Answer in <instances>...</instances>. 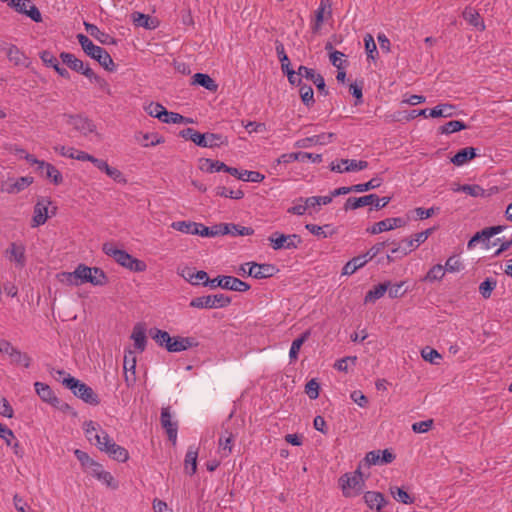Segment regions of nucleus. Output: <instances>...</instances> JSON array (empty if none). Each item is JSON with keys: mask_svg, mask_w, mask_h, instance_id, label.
<instances>
[{"mask_svg": "<svg viewBox=\"0 0 512 512\" xmlns=\"http://www.w3.org/2000/svg\"><path fill=\"white\" fill-rule=\"evenodd\" d=\"M34 182L31 176H22L19 178H9L1 185V191L7 194H18L28 188Z\"/></svg>", "mask_w": 512, "mask_h": 512, "instance_id": "16", "label": "nucleus"}, {"mask_svg": "<svg viewBox=\"0 0 512 512\" xmlns=\"http://www.w3.org/2000/svg\"><path fill=\"white\" fill-rule=\"evenodd\" d=\"M421 356L422 358L430 362L432 364H439V360L442 359V356L439 354V352L433 348L425 347L421 350Z\"/></svg>", "mask_w": 512, "mask_h": 512, "instance_id": "64", "label": "nucleus"}, {"mask_svg": "<svg viewBox=\"0 0 512 512\" xmlns=\"http://www.w3.org/2000/svg\"><path fill=\"white\" fill-rule=\"evenodd\" d=\"M368 262L367 256L359 255L349 260L342 269V275H352Z\"/></svg>", "mask_w": 512, "mask_h": 512, "instance_id": "41", "label": "nucleus"}, {"mask_svg": "<svg viewBox=\"0 0 512 512\" xmlns=\"http://www.w3.org/2000/svg\"><path fill=\"white\" fill-rule=\"evenodd\" d=\"M35 391L37 395L44 401L54 407H59V399L56 397L49 385L43 382L34 383Z\"/></svg>", "mask_w": 512, "mask_h": 512, "instance_id": "29", "label": "nucleus"}, {"mask_svg": "<svg viewBox=\"0 0 512 512\" xmlns=\"http://www.w3.org/2000/svg\"><path fill=\"white\" fill-rule=\"evenodd\" d=\"M432 233V229H426L425 231L419 232L411 236L410 238L404 239L403 244V256L415 250L420 244L424 243L430 234Z\"/></svg>", "mask_w": 512, "mask_h": 512, "instance_id": "28", "label": "nucleus"}, {"mask_svg": "<svg viewBox=\"0 0 512 512\" xmlns=\"http://www.w3.org/2000/svg\"><path fill=\"white\" fill-rule=\"evenodd\" d=\"M223 235H231V236H250L254 233L253 228L241 226L234 223H224L222 224Z\"/></svg>", "mask_w": 512, "mask_h": 512, "instance_id": "36", "label": "nucleus"}, {"mask_svg": "<svg viewBox=\"0 0 512 512\" xmlns=\"http://www.w3.org/2000/svg\"><path fill=\"white\" fill-rule=\"evenodd\" d=\"M178 274L194 286L200 284L204 285V282L208 280V274L205 271H196L194 268L188 266L180 268Z\"/></svg>", "mask_w": 512, "mask_h": 512, "instance_id": "23", "label": "nucleus"}, {"mask_svg": "<svg viewBox=\"0 0 512 512\" xmlns=\"http://www.w3.org/2000/svg\"><path fill=\"white\" fill-rule=\"evenodd\" d=\"M90 475L97 478L99 481L106 484L108 487L116 488L114 478L110 472L103 470L102 465L95 462L92 467L87 471Z\"/></svg>", "mask_w": 512, "mask_h": 512, "instance_id": "31", "label": "nucleus"}, {"mask_svg": "<svg viewBox=\"0 0 512 512\" xmlns=\"http://www.w3.org/2000/svg\"><path fill=\"white\" fill-rule=\"evenodd\" d=\"M365 503L371 508H375L376 512H380V510L385 506L386 501L382 493L368 491L364 494Z\"/></svg>", "mask_w": 512, "mask_h": 512, "instance_id": "37", "label": "nucleus"}, {"mask_svg": "<svg viewBox=\"0 0 512 512\" xmlns=\"http://www.w3.org/2000/svg\"><path fill=\"white\" fill-rule=\"evenodd\" d=\"M102 250L106 255L112 257L118 264L131 271L143 272L147 268L144 261L134 258L124 250L118 249L111 242L104 243Z\"/></svg>", "mask_w": 512, "mask_h": 512, "instance_id": "3", "label": "nucleus"}, {"mask_svg": "<svg viewBox=\"0 0 512 512\" xmlns=\"http://www.w3.org/2000/svg\"><path fill=\"white\" fill-rule=\"evenodd\" d=\"M298 75L312 81L320 93L327 94L325 80L315 70L301 65L298 68Z\"/></svg>", "mask_w": 512, "mask_h": 512, "instance_id": "27", "label": "nucleus"}, {"mask_svg": "<svg viewBox=\"0 0 512 512\" xmlns=\"http://www.w3.org/2000/svg\"><path fill=\"white\" fill-rule=\"evenodd\" d=\"M405 225V220L400 217H394V218H386L384 220H381L375 224H373L371 227L367 228V232L376 235L382 232L390 231L395 228H399Z\"/></svg>", "mask_w": 512, "mask_h": 512, "instance_id": "20", "label": "nucleus"}, {"mask_svg": "<svg viewBox=\"0 0 512 512\" xmlns=\"http://www.w3.org/2000/svg\"><path fill=\"white\" fill-rule=\"evenodd\" d=\"M466 128H467V126L463 121L452 120V121H449V122L445 123L444 125H442L439 128V132L441 134H452V133L464 130Z\"/></svg>", "mask_w": 512, "mask_h": 512, "instance_id": "55", "label": "nucleus"}, {"mask_svg": "<svg viewBox=\"0 0 512 512\" xmlns=\"http://www.w3.org/2000/svg\"><path fill=\"white\" fill-rule=\"evenodd\" d=\"M131 339L133 340L134 346L138 352L142 353L145 350L147 344L146 329L144 324L138 323L133 327Z\"/></svg>", "mask_w": 512, "mask_h": 512, "instance_id": "32", "label": "nucleus"}, {"mask_svg": "<svg viewBox=\"0 0 512 512\" xmlns=\"http://www.w3.org/2000/svg\"><path fill=\"white\" fill-rule=\"evenodd\" d=\"M231 303V299L224 294L207 295L193 298L189 306L197 309L224 308Z\"/></svg>", "mask_w": 512, "mask_h": 512, "instance_id": "9", "label": "nucleus"}, {"mask_svg": "<svg viewBox=\"0 0 512 512\" xmlns=\"http://www.w3.org/2000/svg\"><path fill=\"white\" fill-rule=\"evenodd\" d=\"M463 192L472 197L487 198V197H490L491 195L497 193L498 188L492 187L491 189H489L487 191V190L483 189L480 185H477V184H473V185L465 184V187L463 188Z\"/></svg>", "mask_w": 512, "mask_h": 512, "instance_id": "38", "label": "nucleus"}, {"mask_svg": "<svg viewBox=\"0 0 512 512\" xmlns=\"http://www.w3.org/2000/svg\"><path fill=\"white\" fill-rule=\"evenodd\" d=\"M132 20L137 27H144L147 29L155 28V26L152 25V21L149 15L140 12H134L132 13Z\"/></svg>", "mask_w": 512, "mask_h": 512, "instance_id": "60", "label": "nucleus"}, {"mask_svg": "<svg viewBox=\"0 0 512 512\" xmlns=\"http://www.w3.org/2000/svg\"><path fill=\"white\" fill-rule=\"evenodd\" d=\"M192 79V84L202 86L211 92H215L218 88L216 82L208 74L196 73Z\"/></svg>", "mask_w": 512, "mask_h": 512, "instance_id": "43", "label": "nucleus"}, {"mask_svg": "<svg viewBox=\"0 0 512 512\" xmlns=\"http://www.w3.org/2000/svg\"><path fill=\"white\" fill-rule=\"evenodd\" d=\"M180 136L186 140H190L196 145L204 148H216L228 145V138L222 134L216 133H200L193 128H186L180 132Z\"/></svg>", "mask_w": 512, "mask_h": 512, "instance_id": "2", "label": "nucleus"}, {"mask_svg": "<svg viewBox=\"0 0 512 512\" xmlns=\"http://www.w3.org/2000/svg\"><path fill=\"white\" fill-rule=\"evenodd\" d=\"M80 284L90 283L94 286H103L107 282V277L103 270L97 267H88L84 264H79L76 267Z\"/></svg>", "mask_w": 512, "mask_h": 512, "instance_id": "8", "label": "nucleus"}, {"mask_svg": "<svg viewBox=\"0 0 512 512\" xmlns=\"http://www.w3.org/2000/svg\"><path fill=\"white\" fill-rule=\"evenodd\" d=\"M476 156V149L473 147H466L458 151L451 159V162L456 166H462L467 161Z\"/></svg>", "mask_w": 512, "mask_h": 512, "instance_id": "42", "label": "nucleus"}, {"mask_svg": "<svg viewBox=\"0 0 512 512\" xmlns=\"http://www.w3.org/2000/svg\"><path fill=\"white\" fill-rule=\"evenodd\" d=\"M86 31L97 41L104 45L115 44V39L108 33L101 31L96 25L84 23Z\"/></svg>", "mask_w": 512, "mask_h": 512, "instance_id": "33", "label": "nucleus"}, {"mask_svg": "<svg viewBox=\"0 0 512 512\" xmlns=\"http://www.w3.org/2000/svg\"><path fill=\"white\" fill-rule=\"evenodd\" d=\"M234 436L232 433L225 431L218 441V453L221 458H226L232 453Z\"/></svg>", "mask_w": 512, "mask_h": 512, "instance_id": "35", "label": "nucleus"}, {"mask_svg": "<svg viewBox=\"0 0 512 512\" xmlns=\"http://www.w3.org/2000/svg\"><path fill=\"white\" fill-rule=\"evenodd\" d=\"M17 12L25 14L35 22H41L42 16L39 9L31 0H11L9 3Z\"/></svg>", "mask_w": 512, "mask_h": 512, "instance_id": "18", "label": "nucleus"}, {"mask_svg": "<svg viewBox=\"0 0 512 512\" xmlns=\"http://www.w3.org/2000/svg\"><path fill=\"white\" fill-rule=\"evenodd\" d=\"M364 46L368 58L374 60L378 54L375 40L371 34L364 36Z\"/></svg>", "mask_w": 512, "mask_h": 512, "instance_id": "63", "label": "nucleus"}, {"mask_svg": "<svg viewBox=\"0 0 512 512\" xmlns=\"http://www.w3.org/2000/svg\"><path fill=\"white\" fill-rule=\"evenodd\" d=\"M305 228L313 235L317 237L327 238L335 233L334 229L327 232L325 229L331 228L330 225L318 226L316 224H306Z\"/></svg>", "mask_w": 512, "mask_h": 512, "instance_id": "57", "label": "nucleus"}, {"mask_svg": "<svg viewBox=\"0 0 512 512\" xmlns=\"http://www.w3.org/2000/svg\"><path fill=\"white\" fill-rule=\"evenodd\" d=\"M200 223L193 221H175L171 223V228L176 231L190 234V235H198Z\"/></svg>", "mask_w": 512, "mask_h": 512, "instance_id": "40", "label": "nucleus"}, {"mask_svg": "<svg viewBox=\"0 0 512 512\" xmlns=\"http://www.w3.org/2000/svg\"><path fill=\"white\" fill-rule=\"evenodd\" d=\"M136 139L143 147H153L164 142L163 137L156 133H140Z\"/></svg>", "mask_w": 512, "mask_h": 512, "instance_id": "45", "label": "nucleus"}, {"mask_svg": "<svg viewBox=\"0 0 512 512\" xmlns=\"http://www.w3.org/2000/svg\"><path fill=\"white\" fill-rule=\"evenodd\" d=\"M339 484L345 497L351 498L360 495L365 486V480L360 468L353 473H346L341 476Z\"/></svg>", "mask_w": 512, "mask_h": 512, "instance_id": "5", "label": "nucleus"}, {"mask_svg": "<svg viewBox=\"0 0 512 512\" xmlns=\"http://www.w3.org/2000/svg\"><path fill=\"white\" fill-rule=\"evenodd\" d=\"M310 335L309 331L304 332L300 337L296 338L290 347L289 358L291 361H295L298 358V353L304 344V342L308 339Z\"/></svg>", "mask_w": 512, "mask_h": 512, "instance_id": "52", "label": "nucleus"}, {"mask_svg": "<svg viewBox=\"0 0 512 512\" xmlns=\"http://www.w3.org/2000/svg\"><path fill=\"white\" fill-rule=\"evenodd\" d=\"M41 165L45 166L43 177L49 179L53 184L59 185L63 182V176L61 172L51 163H41Z\"/></svg>", "mask_w": 512, "mask_h": 512, "instance_id": "47", "label": "nucleus"}, {"mask_svg": "<svg viewBox=\"0 0 512 512\" xmlns=\"http://www.w3.org/2000/svg\"><path fill=\"white\" fill-rule=\"evenodd\" d=\"M300 96L302 102L307 106L310 107L314 104V92L311 86L302 84L300 86Z\"/></svg>", "mask_w": 512, "mask_h": 512, "instance_id": "61", "label": "nucleus"}, {"mask_svg": "<svg viewBox=\"0 0 512 512\" xmlns=\"http://www.w3.org/2000/svg\"><path fill=\"white\" fill-rule=\"evenodd\" d=\"M200 169L209 173L220 172L224 171L225 163L205 158L200 161Z\"/></svg>", "mask_w": 512, "mask_h": 512, "instance_id": "50", "label": "nucleus"}, {"mask_svg": "<svg viewBox=\"0 0 512 512\" xmlns=\"http://www.w3.org/2000/svg\"><path fill=\"white\" fill-rule=\"evenodd\" d=\"M136 355L131 349L125 350L123 360L124 380L128 387H131L136 382Z\"/></svg>", "mask_w": 512, "mask_h": 512, "instance_id": "17", "label": "nucleus"}, {"mask_svg": "<svg viewBox=\"0 0 512 512\" xmlns=\"http://www.w3.org/2000/svg\"><path fill=\"white\" fill-rule=\"evenodd\" d=\"M395 455L389 450H373L366 454L365 461L368 465H383L393 462Z\"/></svg>", "mask_w": 512, "mask_h": 512, "instance_id": "22", "label": "nucleus"}, {"mask_svg": "<svg viewBox=\"0 0 512 512\" xmlns=\"http://www.w3.org/2000/svg\"><path fill=\"white\" fill-rule=\"evenodd\" d=\"M276 271V267L272 264H257L252 262V265L249 266L247 275L255 279H264L272 277Z\"/></svg>", "mask_w": 512, "mask_h": 512, "instance_id": "26", "label": "nucleus"}, {"mask_svg": "<svg viewBox=\"0 0 512 512\" xmlns=\"http://www.w3.org/2000/svg\"><path fill=\"white\" fill-rule=\"evenodd\" d=\"M57 280L68 286H80V281L78 277L77 270L75 269L73 272H60L56 275Z\"/></svg>", "mask_w": 512, "mask_h": 512, "instance_id": "51", "label": "nucleus"}, {"mask_svg": "<svg viewBox=\"0 0 512 512\" xmlns=\"http://www.w3.org/2000/svg\"><path fill=\"white\" fill-rule=\"evenodd\" d=\"M289 214L302 216L307 212L306 204L303 197H299L293 201V205L287 209Z\"/></svg>", "mask_w": 512, "mask_h": 512, "instance_id": "62", "label": "nucleus"}, {"mask_svg": "<svg viewBox=\"0 0 512 512\" xmlns=\"http://www.w3.org/2000/svg\"><path fill=\"white\" fill-rule=\"evenodd\" d=\"M53 376L69 389L76 397L90 405H98L100 400L91 387L64 370H55Z\"/></svg>", "mask_w": 512, "mask_h": 512, "instance_id": "1", "label": "nucleus"}, {"mask_svg": "<svg viewBox=\"0 0 512 512\" xmlns=\"http://www.w3.org/2000/svg\"><path fill=\"white\" fill-rule=\"evenodd\" d=\"M144 110L148 115L157 118L160 121L162 120L163 115H166V108L160 103L151 102L144 107Z\"/></svg>", "mask_w": 512, "mask_h": 512, "instance_id": "58", "label": "nucleus"}, {"mask_svg": "<svg viewBox=\"0 0 512 512\" xmlns=\"http://www.w3.org/2000/svg\"><path fill=\"white\" fill-rule=\"evenodd\" d=\"M274 250L296 249L301 243V237L297 234L285 235L279 232L273 233L268 238Z\"/></svg>", "mask_w": 512, "mask_h": 512, "instance_id": "12", "label": "nucleus"}, {"mask_svg": "<svg viewBox=\"0 0 512 512\" xmlns=\"http://www.w3.org/2000/svg\"><path fill=\"white\" fill-rule=\"evenodd\" d=\"M102 437L105 439L106 436L102 435ZM103 444L104 446L100 451L105 452L112 459L118 462H126L129 459V453L127 449L116 444L113 439L106 438V442H103Z\"/></svg>", "mask_w": 512, "mask_h": 512, "instance_id": "19", "label": "nucleus"}, {"mask_svg": "<svg viewBox=\"0 0 512 512\" xmlns=\"http://www.w3.org/2000/svg\"><path fill=\"white\" fill-rule=\"evenodd\" d=\"M52 202L48 197H40L33 208V216L31 219V227L36 228L44 225L49 218V207Z\"/></svg>", "mask_w": 512, "mask_h": 512, "instance_id": "13", "label": "nucleus"}, {"mask_svg": "<svg viewBox=\"0 0 512 512\" xmlns=\"http://www.w3.org/2000/svg\"><path fill=\"white\" fill-rule=\"evenodd\" d=\"M198 343L192 337H171L170 343H168L166 350L169 352H181L189 348L196 347Z\"/></svg>", "mask_w": 512, "mask_h": 512, "instance_id": "25", "label": "nucleus"}, {"mask_svg": "<svg viewBox=\"0 0 512 512\" xmlns=\"http://www.w3.org/2000/svg\"><path fill=\"white\" fill-rule=\"evenodd\" d=\"M390 197L379 198L376 194H369L362 197H350L344 205L345 210H355L364 206H374L376 210L384 208L389 202Z\"/></svg>", "mask_w": 512, "mask_h": 512, "instance_id": "7", "label": "nucleus"}, {"mask_svg": "<svg viewBox=\"0 0 512 512\" xmlns=\"http://www.w3.org/2000/svg\"><path fill=\"white\" fill-rule=\"evenodd\" d=\"M160 421L162 427L165 429L168 435L169 440L175 444L177 440L178 424L176 421H173L170 409L168 407L162 408Z\"/></svg>", "mask_w": 512, "mask_h": 512, "instance_id": "21", "label": "nucleus"}, {"mask_svg": "<svg viewBox=\"0 0 512 512\" xmlns=\"http://www.w3.org/2000/svg\"><path fill=\"white\" fill-rule=\"evenodd\" d=\"M217 196L239 200L244 197V192L241 189L233 190L226 188L225 186H218L215 189Z\"/></svg>", "mask_w": 512, "mask_h": 512, "instance_id": "54", "label": "nucleus"}, {"mask_svg": "<svg viewBox=\"0 0 512 512\" xmlns=\"http://www.w3.org/2000/svg\"><path fill=\"white\" fill-rule=\"evenodd\" d=\"M151 338L161 347L166 349L168 343H170V334L167 331L154 328L150 330Z\"/></svg>", "mask_w": 512, "mask_h": 512, "instance_id": "53", "label": "nucleus"}, {"mask_svg": "<svg viewBox=\"0 0 512 512\" xmlns=\"http://www.w3.org/2000/svg\"><path fill=\"white\" fill-rule=\"evenodd\" d=\"M217 285L222 289L245 292L250 289V285L233 276H221L217 281Z\"/></svg>", "mask_w": 512, "mask_h": 512, "instance_id": "24", "label": "nucleus"}, {"mask_svg": "<svg viewBox=\"0 0 512 512\" xmlns=\"http://www.w3.org/2000/svg\"><path fill=\"white\" fill-rule=\"evenodd\" d=\"M455 107L451 104H439L429 111V116L437 117H452L454 115Z\"/></svg>", "mask_w": 512, "mask_h": 512, "instance_id": "49", "label": "nucleus"}, {"mask_svg": "<svg viewBox=\"0 0 512 512\" xmlns=\"http://www.w3.org/2000/svg\"><path fill=\"white\" fill-rule=\"evenodd\" d=\"M10 360H11V363L16 364V365H21L25 368H29L31 365V361H32L31 357L27 353H24V352L20 351L19 349H16L14 351Z\"/></svg>", "mask_w": 512, "mask_h": 512, "instance_id": "59", "label": "nucleus"}, {"mask_svg": "<svg viewBox=\"0 0 512 512\" xmlns=\"http://www.w3.org/2000/svg\"><path fill=\"white\" fill-rule=\"evenodd\" d=\"M83 430L85 432V436H86L87 440L91 444L95 445L99 450H101L103 448V446H104L103 442H106V439H104L102 437V435L103 436L105 435L106 436L105 438H107V439H112L108 435V433L105 430H103L102 427L98 423H96L92 420L85 421L83 423Z\"/></svg>", "mask_w": 512, "mask_h": 512, "instance_id": "11", "label": "nucleus"}, {"mask_svg": "<svg viewBox=\"0 0 512 512\" xmlns=\"http://www.w3.org/2000/svg\"><path fill=\"white\" fill-rule=\"evenodd\" d=\"M382 181H383L382 178L376 176V177H373L372 179H370L366 183H360V184L353 185V189H354V192H357V193L366 192V191L380 187L382 184Z\"/></svg>", "mask_w": 512, "mask_h": 512, "instance_id": "56", "label": "nucleus"}, {"mask_svg": "<svg viewBox=\"0 0 512 512\" xmlns=\"http://www.w3.org/2000/svg\"><path fill=\"white\" fill-rule=\"evenodd\" d=\"M77 39L83 51L91 58L98 61V63L107 71L113 72L116 67L112 57L109 53L100 46L95 45L86 35L78 34Z\"/></svg>", "mask_w": 512, "mask_h": 512, "instance_id": "4", "label": "nucleus"}, {"mask_svg": "<svg viewBox=\"0 0 512 512\" xmlns=\"http://www.w3.org/2000/svg\"><path fill=\"white\" fill-rule=\"evenodd\" d=\"M7 57L10 62H12L16 66H28L29 59L17 46L13 44H9L7 47Z\"/></svg>", "mask_w": 512, "mask_h": 512, "instance_id": "34", "label": "nucleus"}, {"mask_svg": "<svg viewBox=\"0 0 512 512\" xmlns=\"http://www.w3.org/2000/svg\"><path fill=\"white\" fill-rule=\"evenodd\" d=\"M198 452L194 447H189L185 455L184 467L189 475H193L197 469Z\"/></svg>", "mask_w": 512, "mask_h": 512, "instance_id": "44", "label": "nucleus"}, {"mask_svg": "<svg viewBox=\"0 0 512 512\" xmlns=\"http://www.w3.org/2000/svg\"><path fill=\"white\" fill-rule=\"evenodd\" d=\"M504 230L503 226H492L488 228H484L483 230L477 232L467 243V248L472 250L476 247L479 242H482L485 247L489 248V240L491 237L501 233Z\"/></svg>", "mask_w": 512, "mask_h": 512, "instance_id": "15", "label": "nucleus"}, {"mask_svg": "<svg viewBox=\"0 0 512 512\" xmlns=\"http://www.w3.org/2000/svg\"><path fill=\"white\" fill-rule=\"evenodd\" d=\"M66 124L71 126L75 131H77L80 135L85 138H88L92 135L100 138L99 133L97 132V127L95 123L85 117L83 115H66Z\"/></svg>", "mask_w": 512, "mask_h": 512, "instance_id": "6", "label": "nucleus"}, {"mask_svg": "<svg viewBox=\"0 0 512 512\" xmlns=\"http://www.w3.org/2000/svg\"><path fill=\"white\" fill-rule=\"evenodd\" d=\"M463 18L480 31L485 29V24L480 14L472 7H466L463 11Z\"/></svg>", "mask_w": 512, "mask_h": 512, "instance_id": "39", "label": "nucleus"}, {"mask_svg": "<svg viewBox=\"0 0 512 512\" xmlns=\"http://www.w3.org/2000/svg\"><path fill=\"white\" fill-rule=\"evenodd\" d=\"M331 3L329 0H321L320 4L315 11V22L313 24V31L317 32L320 30L326 17L331 16Z\"/></svg>", "mask_w": 512, "mask_h": 512, "instance_id": "30", "label": "nucleus"}, {"mask_svg": "<svg viewBox=\"0 0 512 512\" xmlns=\"http://www.w3.org/2000/svg\"><path fill=\"white\" fill-rule=\"evenodd\" d=\"M390 493H391L392 497L399 503L409 505V504H413L415 501V498L413 496H411L404 489L397 487V486H391Z\"/></svg>", "mask_w": 512, "mask_h": 512, "instance_id": "48", "label": "nucleus"}, {"mask_svg": "<svg viewBox=\"0 0 512 512\" xmlns=\"http://www.w3.org/2000/svg\"><path fill=\"white\" fill-rule=\"evenodd\" d=\"M390 286V282L380 283L365 295V303L374 302L384 296Z\"/></svg>", "mask_w": 512, "mask_h": 512, "instance_id": "46", "label": "nucleus"}, {"mask_svg": "<svg viewBox=\"0 0 512 512\" xmlns=\"http://www.w3.org/2000/svg\"><path fill=\"white\" fill-rule=\"evenodd\" d=\"M60 59L70 69L83 74L89 80L94 81V82H103L101 77L96 75L88 65L84 64V62L82 60L76 58V56L74 54L68 53V52H62L60 54Z\"/></svg>", "mask_w": 512, "mask_h": 512, "instance_id": "10", "label": "nucleus"}, {"mask_svg": "<svg viewBox=\"0 0 512 512\" xmlns=\"http://www.w3.org/2000/svg\"><path fill=\"white\" fill-rule=\"evenodd\" d=\"M6 259L16 268L22 269L26 265V247L21 242H12L4 252Z\"/></svg>", "mask_w": 512, "mask_h": 512, "instance_id": "14", "label": "nucleus"}]
</instances>
